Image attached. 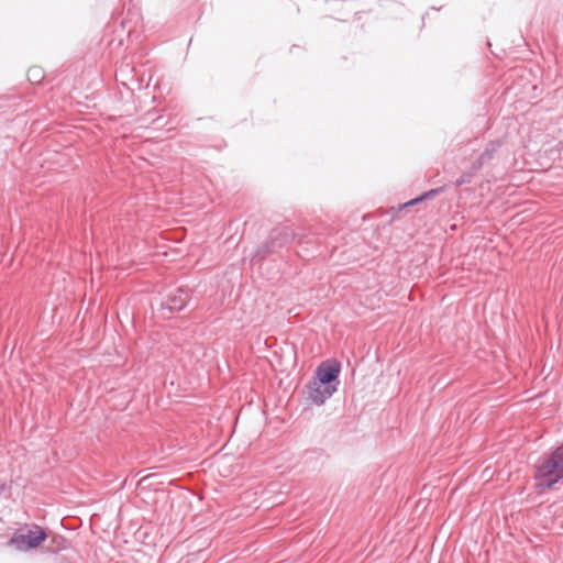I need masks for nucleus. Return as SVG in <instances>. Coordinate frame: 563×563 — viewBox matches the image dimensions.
Here are the masks:
<instances>
[{
  "instance_id": "1",
  "label": "nucleus",
  "mask_w": 563,
  "mask_h": 563,
  "mask_svg": "<svg viewBox=\"0 0 563 563\" xmlns=\"http://www.w3.org/2000/svg\"><path fill=\"white\" fill-rule=\"evenodd\" d=\"M534 479L539 489H551L563 481V443L552 450L548 456L539 460Z\"/></svg>"
},
{
  "instance_id": "2",
  "label": "nucleus",
  "mask_w": 563,
  "mask_h": 563,
  "mask_svg": "<svg viewBox=\"0 0 563 563\" xmlns=\"http://www.w3.org/2000/svg\"><path fill=\"white\" fill-rule=\"evenodd\" d=\"M340 362L335 358H328L318 365L311 380L317 382L318 385H324L327 391L330 388L336 391L340 385Z\"/></svg>"
},
{
  "instance_id": "3",
  "label": "nucleus",
  "mask_w": 563,
  "mask_h": 563,
  "mask_svg": "<svg viewBox=\"0 0 563 563\" xmlns=\"http://www.w3.org/2000/svg\"><path fill=\"white\" fill-rule=\"evenodd\" d=\"M34 528V530H27L26 533H14L9 540V544L23 552L37 548L46 540L47 534L42 527L35 526Z\"/></svg>"
},
{
  "instance_id": "4",
  "label": "nucleus",
  "mask_w": 563,
  "mask_h": 563,
  "mask_svg": "<svg viewBox=\"0 0 563 563\" xmlns=\"http://www.w3.org/2000/svg\"><path fill=\"white\" fill-rule=\"evenodd\" d=\"M190 301L189 292L184 288H173L167 291L161 302V311H168L170 314L181 311Z\"/></svg>"
},
{
  "instance_id": "5",
  "label": "nucleus",
  "mask_w": 563,
  "mask_h": 563,
  "mask_svg": "<svg viewBox=\"0 0 563 563\" xmlns=\"http://www.w3.org/2000/svg\"><path fill=\"white\" fill-rule=\"evenodd\" d=\"M295 239L294 231L288 227L275 228L267 236L272 249L278 254V258L283 260V250L286 249Z\"/></svg>"
},
{
  "instance_id": "6",
  "label": "nucleus",
  "mask_w": 563,
  "mask_h": 563,
  "mask_svg": "<svg viewBox=\"0 0 563 563\" xmlns=\"http://www.w3.org/2000/svg\"><path fill=\"white\" fill-rule=\"evenodd\" d=\"M307 400L312 405L321 406L335 393L333 389L325 390L324 385H318L314 380H309L306 385Z\"/></svg>"
},
{
  "instance_id": "7",
  "label": "nucleus",
  "mask_w": 563,
  "mask_h": 563,
  "mask_svg": "<svg viewBox=\"0 0 563 563\" xmlns=\"http://www.w3.org/2000/svg\"><path fill=\"white\" fill-rule=\"evenodd\" d=\"M269 258L275 262L278 258V254L274 249H272L271 243L266 239V241L258 245L255 252L252 254L250 263L251 266L262 269L264 262Z\"/></svg>"
},
{
  "instance_id": "8",
  "label": "nucleus",
  "mask_w": 563,
  "mask_h": 563,
  "mask_svg": "<svg viewBox=\"0 0 563 563\" xmlns=\"http://www.w3.org/2000/svg\"><path fill=\"white\" fill-rule=\"evenodd\" d=\"M500 140L490 141L484 151L481 153L478 158L472 164V170H478L484 165L488 164L501 146Z\"/></svg>"
},
{
  "instance_id": "9",
  "label": "nucleus",
  "mask_w": 563,
  "mask_h": 563,
  "mask_svg": "<svg viewBox=\"0 0 563 563\" xmlns=\"http://www.w3.org/2000/svg\"><path fill=\"white\" fill-rule=\"evenodd\" d=\"M26 76H27V80L31 84L37 85L43 81L45 74L41 67L33 66V67L29 68Z\"/></svg>"
},
{
  "instance_id": "10",
  "label": "nucleus",
  "mask_w": 563,
  "mask_h": 563,
  "mask_svg": "<svg viewBox=\"0 0 563 563\" xmlns=\"http://www.w3.org/2000/svg\"><path fill=\"white\" fill-rule=\"evenodd\" d=\"M474 172L475 170L471 169L468 173L461 175L459 178L455 179L454 186L461 187L462 185L470 184Z\"/></svg>"
},
{
  "instance_id": "11",
  "label": "nucleus",
  "mask_w": 563,
  "mask_h": 563,
  "mask_svg": "<svg viewBox=\"0 0 563 563\" xmlns=\"http://www.w3.org/2000/svg\"><path fill=\"white\" fill-rule=\"evenodd\" d=\"M442 191H443V187H439V188H433V189H430L428 191H424V192H422L420 195H421L423 200H428V199L434 198L435 196H438Z\"/></svg>"
},
{
  "instance_id": "12",
  "label": "nucleus",
  "mask_w": 563,
  "mask_h": 563,
  "mask_svg": "<svg viewBox=\"0 0 563 563\" xmlns=\"http://www.w3.org/2000/svg\"><path fill=\"white\" fill-rule=\"evenodd\" d=\"M424 200L422 199L421 195H419L418 197H416V198H413V199L402 203L400 206V209H405V208H408V207H413V206L419 205V203H421Z\"/></svg>"
},
{
  "instance_id": "13",
  "label": "nucleus",
  "mask_w": 563,
  "mask_h": 563,
  "mask_svg": "<svg viewBox=\"0 0 563 563\" xmlns=\"http://www.w3.org/2000/svg\"><path fill=\"white\" fill-rule=\"evenodd\" d=\"M121 25H122L123 29H125V22L124 21L121 22Z\"/></svg>"
}]
</instances>
